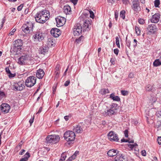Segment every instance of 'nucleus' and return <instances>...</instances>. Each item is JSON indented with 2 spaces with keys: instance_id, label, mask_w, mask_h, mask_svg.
<instances>
[{
  "instance_id": "obj_1",
  "label": "nucleus",
  "mask_w": 161,
  "mask_h": 161,
  "mask_svg": "<svg viewBox=\"0 0 161 161\" xmlns=\"http://www.w3.org/2000/svg\"><path fill=\"white\" fill-rule=\"evenodd\" d=\"M49 12L43 10L37 12L35 16L36 21L40 23H44L49 19Z\"/></svg>"
},
{
  "instance_id": "obj_2",
  "label": "nucleus",
  "mask_w": 161,
  "mask_h": 161,
  "mask_svg": "<svg viewBox=\"0 0 161 161\" xmlns=\"http://www.w3.org/2000/svg\"><path fill=\"white\" fill-rule=\"evenodd\" d=\"M34 24L30 22L23 25L21 27L22 31L26 34L31 33L33 31Z\"/></svg>"
},
{
  "instance_id": "obj_3",
  "label": "nucleus",
  "mask_w": 161,
  "mask_h": 161,
  "mask_svg": "<svg viewBox=\"0 0 161 161\" xmlns=\"http://www.w3.org/2000/svg\"><path fill=\"white\" fill-rule=\"evenodd\" d=\"M75 136V133L73 131L68 130L66 131L64 137V139L67 142H72L74 140Z\"/></svg>"
},
{
  "instance_id": "obj_4",
  "label": "nucleus",
  "mask_w": 161,
  "mask_h": 161,
  "mask_svg": "<svg viewBox=\"0 0 161 161\" xmlns=\"http://www.w3.org/2000/svg\"><path fill=\"white\" fill-rule=\"evenodd\" d=\"M44 34L42 31H37L33 36V39L36 42L38 43L42 41L44 38Z\"/></svg>"
},
{
  "instance_id": "obj_5",
  "label": "nucleus",
  "mask_w": 161,
  "mask_h": 161,
  "mask_svg": "<svg viewBox=\"0 0 161 161\" xmlns=\"http://www.w3.org/2000/svg\"><path fill=\"white\" fill-rule=\"evenodd\" d=\"M46 142L47 143L54 144L58 142L60 140V137L58 135L48 136L46 138Z\"/></svg>"
},
{
  "instance_id": "obj_6",
  "label": "nucleus",
  "mask_w": 161,
  "mask_h": 161,
  "mask_svg": "<svg viewBox=\"0 0 161 161\" xmlns=\"http://www.w3.org/2000/svg\"><path fill=\"white\" fill-rule=\"evenodd\" d=\"M157 31L158 28L155 24H149L146 27L147 33L149 35L155 34Z\"/></svg>"
},
{
  "instance_id": "obj_7",
  "label": "nucleus",
  "mask_w": 161,
  "mask_h": 161,
  "mask_svg": "<svg viewBox=\"0 0 161 161\" xmlns=\"http://www.w3.org/2000/svg\"><path fill=\"white\" fill-rule=\"evenodd\" d=\"M25 87L24 83L21 81L14 82L12 85V89L15 91H20L23 90Z\"/></svg>"
},
{
  "instance_id": "obj_8",
  "label": "nucleus",
  "mask_w": 161,
  "mask_h": 161,
  "mask_svg": "<svg viewBox=\"0 0 161 161\" xmlns=\"http://www.w3.org/2000/svg\"><path fill=\"white\" fill-rule=\"evenodd\" d=\"M36 78L34 76L28 77L25 81V84L27 87H31L34 86L36 82Z\"/></svg>"
},
{
  "instance_id": "obj_9",
  "label": "nucleus",
  "mask_w": 161,
  "mask_h": 161,
  "mask_svg": "<svg viewBox=\"0 0 161 161\" xmlns=\"http://www.w3.org/2000/svg\"><path fill=\"white\" fill-rule=\"evenodd\" d=\"M131 6L132 10L136 13H138L141 10L139 0H132Z\"/></svg>"
},
{
  "instance_id": "obj_10",
  "label": "nucleus",
  "mask_w": 161,
  "mask_h": 161,
  "mask_svg": "<svg viewBox=\"0 0 161 161\" xmlns=\"http://www.w3.org/2000/svg\"><path fill=\"white\" fill-rule=\"evenodd\" d=\"M92 21L90 19H86L84 21L82 28L83 32L88 31L91 28Z\"/></svg>"
},
{
  "instance_id": "obj_11",
  "label": "nucleus",
  "mask_w": 161,
  "mask_h": 161,
  "mask_svg": "<svg viewBox=\"0 0 161 161\" xmlns=\"http://www.w3.org/2000/svg\"><path fill=\"white\" fill-rule=\"evenodd\" d=\"M22 41L21 39H17L14 41V51L18 52L20 51L22 45Z\"/></svg>"
},
{
  "instance_id": "obj_12",
  "label": "nucleus",
  "mask_w": 161,
  "mask_h": 161,
  "mask_svg": "<svg viewBox=\"0 0 161 161\" xmlns=\"http://www.w3.org/2000/svg\"><path fill=\"white\" fill-rule=\"evenodd\" d=\"M75 36H78L81 33L82 30V26L80 24H77L75 25L73 29Z\"/></svg>"
},
{
  "instance_id": "obj_13",
  "label": "nucleus",
  "mask_w": 161,
  "mask_h": 161,
  "mask_svg": "<svg viewBox=\"0 0 161 161\" xmlns=\"http://www.w3.org/2000/svg\"><path fill=\"white\" fill-rule=\"evenodd\" d=\"M116 111L115 109H112L110 108L109 109L102 111V113L105 116L110 117L112 115L115 114H116Z\"/></svg>"
},
{
  "instance_id": "obj_14",
  "label": "nucleus",
  "mask_w": 161,
  "mask_h": 161,
  "mask_svg": "<svg viewBox=\"0 0 161 161\" xmlns=\"http://www.w3.org/2000/svg\"><path fill=\"white\" fill-rule=\"evenodd\" d=\"M30 56L28 55H22L18 59V63L20 65L25 64L29 59Z\"/></svg>"
},
{
  "instance_id": "obj_15",
  "label": "nucleus",
  "mask_w": 161,
  "mask_h": 161,
  "mask_svg": "<svg viewBox=\"0 0 161 161\" xmlns=\"http://www.w3.org/2000/svg\"><path fill=\"white\" fill-rule=\"evenodd\" d=\"M108 136V139L111 141L118 142L119 140L117 135L114 132H109Z\"/></svg>"
},
{
  "instance_id": "obj_16",
  "label": "nucleus",
  "mask_w": 161,
  "mask_h": 161,
  "mask_svg": "<svg viewBox=\"0 0 161 161\" xmlns=\"http://www.w3.org/2000/svg\"><path fill=\"white\" fill-rule=\"evenodd\" d=\"M57 23V25L58 27L63 26L65 23L66 19L63 17L58 16L55 18Z\"/></svg>"
},
{
  "instance_id": "obj_17",
  "label": "nucleus",
  "mask_w": 161,
  "mask_h": 161,
  "mask_svg": "<svg viewBox=\"0 0 161 161\" xmlns=\"http://www.w3.org/2000/svg\"><path fill=\"white\" fill-rule=\"evenodd\" d=\"M84 126L81 124H78L75 126H74L73 131L77 133H81L83 131Z\"/></svg>"
},
{
  "instance_id": "obj_18",
  "label": "nucleus",
  "mask_w": 161,
  "mask_h": 161,
  "mask_svg": "<svg viewBox=\"0 0 161 161\" xmlns=\"http://www.w3.org/2000/svg\"><path fill=\"white\" fill-rule=\"evenodd\" d=\"M0 108L2 112L4 113L9 112L10 109V106L7 103H3L0 106Z\"/></svg>"
},
{
  "instance_id": "obj_19",
  "label": "nucleus",
  "mask_w": 161,
  "mask_h": 161,
  "mask_svg": "<svg viewBox=\"0 0 161 161\" xmlns=\"http://www.w3.org/2000/svg\"><path fill=\"white\" fill-rule=\"evenodd\" d=\"M160 15L159 13L155 14L152 16L150 19L151 22L153 23H157L159 21Z\"/></svg>"
},
{
  "instance_id": "obj_20",
  "label": "nucleus",
  "mask_w": 161,
  "mask_h": 161,
  "mask_svg": "<svg viewBox=\"0 0 161 161\" xmlns=\"http://www.w3.org/2000/svg\"><path fill=\"white\" fill-rule=\"evenodd\" d=\"M51 34L55 37H57L61 34L59 29L56 28H53L50 31Z\"/></svg>"
},
{
  "instance_id": "obj_21",
  "label": "nucleus",
  "mask_w": 161,
  "mask_h": 161,
  "mask_svg": "<svg viewBox=\"0 0 161 161\" xmlns=\"http://www.w3.org/2000/svg\"><path fill=\"white\" fill-rule=\"evenodd\" d=\"M49 47H48L42 46L40 47L39 49V53L40 54L45 55L48 51Z\"/></svg>"
},
{
  "instance_id": "obj_22",
  "label": "nucleus",
  "mask_w": 161,
  "mask_h": 161,
  "mask_svg": "<svg viewBox=\"0 0 161 161\" xmlns=\"http://www.w3.org/2000/svg\"><path fill=\"white\" fill-rule=\"evenodd\" d=\"M36 76L39 79H42L44 75V73L43 70L41 69L37 70L36 73Z\"/></svg>"
},
{
  "instance_id": "obj_23",
  "label": "nucleus",
  "mask_w": 161,
  "mask_h": 161,
  "mask_svg": "<svg viewBox=\"0 0 161 161\" xmlns=\"http://www.w3.org/2000/svg\"><path fill=\"white\" fill-rule=\"evenodd\" d=\"M118 153L117 150L114 149L109 150L107 153V155L109 157H112L116 155Z\"/></svg>"
},
{
  "instance_id": "obj_24",
  "label": "nucleus",
  "mask_w": 161,
  "mask_h": 161,
  "mask_svg": "<svg viewBox=\"0 0 161 161\" xmlns=\"http://www.w3.org/2000/svg\"><path fill=\"white\" fill-rule=\"evenodd\" d=\"M109 98L113 101L116 102H119L120 100V97L118 96H115L114 94V93H112L110 95Z\"/></svg>"
},
{
  "instance_id": "obj_25",
  "label": "nucleus",
  "mask_w": 161,
  "mask_h": 161,
  "mask_svg": "<svg viewBox=\"0 0 161 161\" xmlns=\"http://www.w3.org/2000/svg\"><path fill=\"white\" fill-rule=\"evenodd\" d=\"M63 10L64 12L66 14H69L71 11V8L68 5H67L64 7Z\"/></svg>"
},
{
  "instance_id": "obj_26",
  "label": "nucleus",
  "mask_w": 161,
  "mask_h": 161,
  "mask_svg": "<svg viewBox=\"0 0 161 161\" xmlns=\"http://www.w3.org/2000/svg\"><path fill=\"white\" fill-rule=\"evenodd\" d=\"M124 158V156L122 154L121 155L120 154L117 155L115 158L114 161H126Z\"/></svg>"
},
{
  "instance_id": "obj_27",
  "label": "nucleus",
  "mask_w": 161,
  "mask_h": 161,
  "mask_svg": "<svg viewBox=\"0 0 161 161\" xmlns=\"http://www.w3.org/2000/svg\"><path fill=\"white\" fill-rule=\"evenodd\" d=\"M161 65V56L158 59H156L153 63V65L155 67H157Z\"/></svg>"
},
{
  "instance_id": "obj_28",
  "label": "nucleus",
  "mask_w": 161,
  "mask_h": 161,
  "mask_svg": "<svg viewBox=\"0 0 161 161\" xmlns=\"http://www.w3.org/2000/svg\"><path fill=\"white\" fill-rule=\"evenodd\" d=\"M100 93L102 95L109 93V91L108 89H102L100 91Z\"/></svg>"
},
{
  "instance_id": "obj_29",
  "label": "nucleus",
  "mask_w": 161,
  "mask_h": 161,
  "mask_svg": "<svg viewBox=\"0 0 161 161\" xmlns=\"http://www.w3.org/2000/svg\"><path fill=\"white\" fill-rule=\"evenodd\" d=\"M155 127L158 129V130L161 129V121H158L155 124Z\"/></svg>"
},
{
  "instance_id": "obj_30",
  "label": "nucleus",
  "mask_w": 161,
  "mask_h": 161,
  "mask_svg": "<svg viewBox=\"0 0 161 161\" xmlns=\"http://www.w3.org/2000/svg\"><path fill=\"white\" fill-rule=\"evenodd\" d=\"M125 12L124 10H122L120 12V17L121 18H122L123 19H124L125 18Z\"/></svg>"
},
{
  "instance_id": "obj_31",
  "label": "nucleus",
  "mask_w": 161,
  "mask_h": 161,
  "mask_svg": "<svg viewBox=\"0 0 161 161\" xmlns=\"http://www.w3.org/2000/svg\"><path fill=\"white\" fill-rule=\"evenodd\" d=\"M66 157V155L65 153H63L61 155L60 158L59 160V161H64Z\"/></svg>"
},
{
  "instance_id": "obj_32",
  "label": "nucleus",
  "mask_w": 161,
  "mask_h": 161,
  "mask_svg": "<svg viewBox=\"0 0 161 161\" xmlns=\"http://www.w3.org/2000/svg\"><path fill=\"white\" fill-rule=\"evenodd\" d=\"M110 108L112 109H115L116 110V111L117 110V107L118 106V104L116 103H112L110 105Z\"/></svg>"
},
{
  "instance_id": "obj_33",
  "label": "nucleus",
  "mask_w": 161,
  "mask_h": 161,
  "mask_svg": "<svg viewBox=\"0 0 161 161\" xmlns=\"http://www.w3.org/2000/svg\"><path fill=\"white\" fill-rule=\"evenodd\" d=\"M135 31L136 32L137 35L139 36L140 34L141 33V30L139 28V27L138 26H135Z\"/></svg>"
},
{
  "instance_id": "obj_34",
  "label": "nucleus",
  "mask_w": 161,
  "mask_h": 161,
  "mask_svg": "<svg viewBox=\"0 0 161 161\" xmlns=\"http://www.w3.org/2000/svg\"><path fill=\"white\" fill-rule=\"evenodd\" d=\"M84 39V36H81L79 38L77 39L76 40V42L78 43H80V42Z\"/></svg>"
},
{
  "instance_id": "obj_35",
  "label": "nucleus",
  "mask_w": 161,
  "mask_h": 161,
  "mask_svg": "<svg viewBox=\"0 0 161 161\" xmlns=\"http://www.w3.org/2000/svg\"><path fill=\"white\" fill-rule=\"evenodd\" d=\"M154 6L155 7H158L160 4L159 0H155L154 2Z\"/></svg>"
},
{
  "instance_id": "obj_36",
  "label": "nucleus",
  "mask_w": 161,
  "mask_h": 161,
  "mask_svg": "<svg viewBox=\"0 0 161 161\" xmlns=\"http://www.w3.org/2000/svg\"><path fill=\"white\" fill-rule=\"evenodd\" d=\"M23 141H21L19 144L16 147V148L18 150H19L21 148L23 144Z\"/></svg>"
},
{
  "instance_id": "obj_37",
  "label": "nucleus",
  "mask_w": 161,
  "mask_h": 161,
  "mask_svg": "<svg viewBox=\"0 0 161 161\" xmlns=\"http://www.w3.org/2000/svg\"><path fill=\"white\" fill-rule=\"evenodd\" d=\"M30 153L29 152H27L24 155V158L26 159V160L28 161V158L30 157Z\"/></svg>"
},
{
  "instance_id": "obj_38",
  "label": "nucleus",
  "mask_w": 161,
  "mask_h": 161,
  "mask_svg": "<svg viewBox=\"0 0 161 161\" xmlns=\"http://www.w3.org/2000/svg\"><path fill=\"white\" fill-rule=\"evenodd\" d=\"M146 90L148 91H151L152 90V86L150 85H147L146 86Z\"/></svg>"
},
{
  "instance_id": "obj_39",
  "label": "nucleus",
  "mask_w": 161,
  "mask_h": 161,
  "mask_svg": "<svg viewBox=\"0 0 161 161\" xmlns=\"http://www.w3.org/2000/svg\"><path fill=\"white\" fill-rule=\"evenodd\" d=\"M156 115L157 118H161V111H157L156 113Z\"/></svg>"
},
{
  "instance_id": "obj_40",
  "label": "nucleus",
  "mask_w": 161,
  "mask_h": 161,
  "mask_svg": "<svg viewBox=\"0 0 161 161\" xmlns=\"http://www.w3.org/2000/svg\"><path fill=\"white\" fill-rule=\"evenodd\" d=\"M139 23L141 25H143L145 23V20L142 19H139L138 20Z\"/></svg>"
},
{
  "instance_id": "obj_41",
  "label": "nucleus",
  "mask_w": 161,
  "mask_h": 161,
  "mask_svg": "<svg viewBox=\"0 0 161 161\" xmlns=\"http://www.w3.org/2000/svg\"><path fill=\"white\" fill-rule=\"evenodd\" d=\"M5 95V93L3 92L0 91V99L4 97Z\"/></svg>"
},
{
  "instance_id": "obj_42",
  "label": "nucleus",
  "mask_w": 161,
  "mask_h": 161,
  "mask_svg": "<svg viewBox=\"0 0 161 161\" xmlns=\"http://www.w3.org/2000/svg\"><path fill=\"white\" fill-rule=\"evenodd\" d=\"M75 155H72L66 161H71L72 160L75 159Z\"/></svg>"
},
{
  "instance_id": "obj_43",
  "label": "nucleus",
  "mask_w": 161,
  "mask_h": 161,
  "mask_svg": "<svg viewBox=\"0 0 161 161\" xmlns=\"http://www.w3.org/2000/svg\"><path fill=\"white\" fill-rule=\"evenodd\" d=\"M115 19L117 20L118 17L119 15V13L118 12L117 10H116L115 11Z\"/></svg>"
},
{
  "instance_id": "obj_44",
  "label": "nucleus",
  "mask_w": 161,
  "mask_h": 161,
  "mask_svg": "<svg viewBox=\"0 0 161 161\" xmlns=\"http://www.w3.org/2000/svg\"><path fill=\"white\" fill-rule=\"evenodd\" d=\"M130 42L129 40H126V45L129 47L130 48Z\"/></svg>"
},
{
  "instance_id": "obj_45",
  "label": "nucleus",
  "mask_w": 161,
  "mask_h": 161,
  "mask_svg": "<svg viewBox=\"0 0 161 161\" xmlns=\"http://www.w3.org/2000/svg\"><path fill=\"white\" fill-rule=\"evenodd\" d=\"M121 94L124 96H125L128 94L127 91H121Z\"/></svg>"
},
{
  "instance_id": "obj_46",
  "label": "nucleus",
  "mask_w": 161,
  "mask_h": 161,
  "mask_svg": "<svg viewBox=\"0 0 161 161\" xmlns=\"http://www.w3.org/2000/svg\"><path fill=\"white\" fill-rule=\"evenodd\" d=\"M8 76L10 78H11L14 77L15 76V74H12L10 72L8 74Z\"/></svg>"
},
{
  "instance_id": "obj_47",
  "label": "nucleus",
  "mask_w": 161,
  "mask_h": 161,
  "mask_svg": "<svg viewBox=\"0 0 161 161\" xmlns=\"http://www.w3.org/2000/svg\"><path fill=\"white\" fill-rule=\"evenodd\" d=\"M89 13L90 14V17L92 18H93L94 17V15L93 13V12L92 11H90Z\"/></svg>"
},
{
  "instance_id": "obj_48",
  "label": "nucleus",
  "mask_w": 161,
  "mask_h": 161,
  "mask_svg": "<svg viewBox=\"0 0 161 161\" xmlns=\"http://www.w3.org/2000/svg\"><path fill=\"white\" fill-rule=\"evenodd\" d=\"M114 53L117 56L118 54L119 50L117 48L114 49Z\"/></svg>"
},
{
  "instance_id": "obj_49",
  "label": "nucleus",
  "mask_w": 161,
  "mask_h": 161,
  "mask_svg": "<svg viewBox=\"0 0 161 161\" xmlns=\"http://www.w3.org/2000/svg\"><path fill=\"white\" fill-rule=\"evenodd\" d=\"M128 130H126L124 131V133L125 134V136L126 137H128Z\"/></svg>"
},
{
  "instance_id": "obj_50",
  "label": "nucleus",
  "mask_w": 161,
  "mask_h": 161,
  "mask_svg": "<svg viewBox=\"0 0 161 161\" xmlns=\"http://www.w3.org/2000/svg\"><path fill=\"white\" fill-rule=\"evenodd\" d=\"M16 31L15 29H14L9 33L10 35H14V32Z\"/></svg>"
},
{
  "instance_id": "obj_51",
  "label": "nucleus",
  "mask_w": 161,
  "mask_h": 161,
  "mask_svg": "<svg viewBox=\"0 0 161 161\" xmlns=\"http://www.w3.org/2000/svg\"><path fill=\"white\" fill-rule=\"evenodd\" d=\"M23 7V5L22 4L20 5L19 6L17 7V10L18 11H20L22 8Z\"/></svg>"
},
{
  "instance_id": "obj_52",
  "label": "nucleus",
  "mask_w": 161,
  "mask_h": 161,
  "mask_svg": "<svg viewBox=\"0 0 161 161\" xmlns=\"http://www.w3.org/2000/svg\"><path fill=\"white\" fill-rule=\"evenodd\" d=\"M70 83L69 80H67L65 81L64 84V86H68Z\"/></svg>"
},
{
  "instance_id": "obj_53",
  "label": "nucleus",
  "mask_w": 161,
  "mask_h": 161,
  "mask_svg": "<svg viewBox=\"0 0 161 161\" xmlns=\"http://www.w3.org/2000/svg\"><path fill=\"white\" fill-rule=\"evenodd\" d=\"M157 141L159 144H161V136L158 137L157 139Z\"/></svg>"
},
{
  "instance_id": "obj_54",
  "label": "nucleus",
  "mask_w": 161,
  "mask_h": 161,
  "mask_svg": "<svg viewBox=\"0 0 161 161\" xmlns=\"http://www.w3.org/2000/svg\"><path fill=\"white\" fill-rule=\"evenodd\" d=\"M59 69H60V65L59 64H57L56 67L55 71H59Z\"/></svg>"
},
{
  "instance_id": "obj_55",
  "label": "nucleus",
  "mask_w": 161,
  "mask_h": 161,
  "mask_svg": "<svg viewBox=\"0 0 161 161\" xmlns=\"http://www.w3.org/2000/svg\"><path fill=\"white\" fill-rule=\"evenodd\" d=\"M141 153H142V156H146V151L144 150H143L141 152Z\"/></svg>"
},
{
  "instance_id": "obj_56",
  "label": "nucleus",
  "mask_w": 161,
  "mask_h": 161,
  "mask_svg": "<svg viewBox=\"0 0 161 161\" xmlns=\"http://www.w3.org/2000/svg\"><path fill=\"white\" fill-rule=\"evenodd\" d=\"M48 45L50 46V44H51V46H52L53 45V44L52 43H53V41H52L51 40H48Z\"/></svg>"
},
{
  "instance_id": "obj_57",
  "label": "nucleus",
  "mask_w": 161,
  "mask_h": 161,
  "mask_svg": "<svg viewBox=\"0 0 161 161\" xmlns=\"http://www.w3.org/2000/svg\"><path fill=\"white\" fill-rule=\"evenodd\" d=\"M25 152V150L24 149H22L21 151L19 152V154L20 155H23L24 152Z\"/></svg>"
},
{
  "instance_id": "obj_58",
  "label": "nucleus",
  "mask_w": 161,
  "mask_h": 161,
  "mask_svg": "<svg viewBox=\"0 0 161 161\" xmlns=\"http://www.w3.org/2000/svg\"><path fill=\"white\" fill-rule=\"evenodd\" d=\"M116 39V43H119V38L118 36H116L115 37Z\"/></svg>"
},
{
  "instance_id": "obj_59",
  "label": "nucleus",
  "mask_w": 161,
  "mask_h": 161,
  "mask_svg": "<svg viewBox=\"0 0 161 161\" xmlns=\"http://www.w3.org/2000/svg\"><path fill=\"white\" fill-rule=\"evenodd\" d=\"M5 71L7 74H8L9 73L11 72L9 68L8 67H7L5 68Z\"/></svg>"
},
{
  "instance_id": "obj_60",
  "label": "nucleus",
  "mask_w": 161,
  "mask_h": 161,
  "mask_svg": "<svg viewBox=\"0 0 161 161\" xmlns=\"http://www.w3.org/2000/svg\"><path fill=\"white\" fill-rule=\"evenodd\" d=\"M124 4H128L129 3L128 0H122Z\"/></svg>"
},
{
  "instance_id": "obj_61",
  "label": "nucleus",
  "mask_w": 161,
  "mask_h": 161,
  "mask_svg": "<svg viewBox=\"0 0 161 161\" xmlns=\"http://www.w3.org/2000/svg\"><path fill=\"white\" fill-rule=\"evenodd\" d=\"M71 1L74 5H75L77 3L78 0H71Z\"/></svg>"
},
{
  "instance_id": "obj_62",
  "label": "nucleus",
  "mask_w": 161,
  "mask_h": 161,
  "mask_svg": "<svg viewBox=\"0 0 161 161\" xmlns=\"http://www.w3.org/2000/svg\"><path fill=\"white\" fill-rule=\"evenodd\" d=\"M134 42L136 43V44H133L134 47H135L137 46V41L136 39H134Z\"/></svg>"
},
{
  "instance_id": "obj_63",
  "label": "nucleus",
  "mask_w": 161,
  "mask_h": 161,
  "mask_svg": "<svg viewBox=\"0 0 161 161\" xmlns=\"http://www.w3.org/2000/svg\"><path fill=\"white\" fill-rule=\"evenodd\" d=\"M5 22V19H4V18H3L2 20V21L1 22V27H2L3 26V23Z\"/></svg>"
},
{
  "instance_id": "obj_64",
  "label": "nucleus",
  "mask_w": 161,
  "mask_h": 161,
  "mask_svg": "<svg viewBox=\"0 0 161 161\" xmlns=\"http://www.w3.org/2000/svg\"><path fill=\"white\" fill-rule=\"evenodd\" d=\"M134 75L132 73H130L129 75V77L130 78H132L133 77Z\"/></svg>"
}]
</instances>
